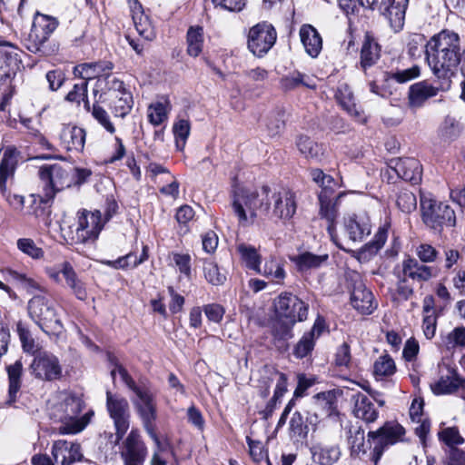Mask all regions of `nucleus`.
Returning a JSON list of instances; mask_svg holds the SVG:
<instances>
[{
  "label": "nucleus",
  "mask_w": 465,
  "mask_h": 465,
  "mask_svg": "<svg viewBox=\"0 0 465 465\" xmlns=\"http://www.w3.org/2000/svg\"><path fill=\"white\" fill-rule=\"evenodd\" d=\"M237 252L248 269L261 272V255L258 253L255 247L240 243L237 245Z\"/></svg>",
  "instance_id": "nucleus-45"
},
{
  "label": "nucleus",
  "mask_w": 465,
  "mask_h": 465,
  "mask_svg": "<svg viewBox=\"0 0 465 465\" xmlns=\"http://www.w3.org/2000/svg\"><path fill=\"white\" fill-rule=\"evenodd\" d=\"M439 438L448 446L459 445L464 441L458 429L455 427L442 430L439 432Z\"/></svg>",
  "instance_id": "nucleus-63"
},
{
  "label": "nucleus",
  "mask_w": 465,
  "mask_h": 465,
  "mask_svg": "<svg viewBox=\"0 0 465 465\" xmlns=\"http://www.w3.org/2000/svg\"><path fill=\"white\" fill-rule=\"evenodd\" d=\"M402 274L414 282H425L437 276V269L414 258H408L402 262Z\"/></svg>",
  "instance_id": "nucleus-23"
},
{
  "label": "nucleus",
  "mask_w": 465,
  "mask_h": 465,
  "mask_svg": "<svg viewBox=\"0 0 465 465\" xmlns=\"http://www.w3.org/2000/svg\"><path fill=\"white\" fill-rule=\"evenodd\" d=\"M335 97L339 104L345 110L355 121L364 124L366 123V117L361 106L356 104L354 102V95L347 84H341L339 85Z\"/></svg>",
  "instance_id": "nucleus-25"
},
{
  "label": "nucleus",
  "mask_w": 465,
  "mask_h": 465,
  "mask_svg": "<svg viewBox=\"0 0 465 465\" xmlns=\"http://www.w3.org/2000/svg\"><path fill=\"white\" fill-rule=\"evenodd\" d=\"M462 51L459 34L451 30H441L427 42L426 61L434 76L441 81L442 89L450 87L461 63Z\"/></svg>",
  "instance_id": "nucleus-1"
},
{
  "label": "nucleus",
  "mask_w": 465,
  "mask_h": 465,
  "mask_svg": "<svg viewBox=\"0 0 465 465\" xmlns=\"http://www.w3.org/2000/svg\"><path fill=\"white\" fill-rule=\"evenodd\" d=\"M133 20L134 23V26L138 34L143 37L146 40H152L153 36V33L152 30V26L150 24V21L147 16L143 15V13H141L140 15L136 13L137 10L142 9V5L137 1L134 0V6L133 7Z\"/></svg>",
  "instance_id": "nucleus-47"
},
{
  "label": "nucleus",
  "mask_w": 465,
  "mask_h": 465,
  "mask_svg": "<svg viewBox=\"0 0 465 465\" xmlns=\"http://www.w3.org/2000/svg\"><path fill=\"white\" fill-rule=\"evenodd\" d=\"M190 123L188 120L181 119L174 123L173 132L176 140V146L183 150L190 134Z\"/></svg>",
  "instance_id": "nucleus-54"
},
{
  "label": "nucleus",
  "mask_w": 465,
  "mask_h": 465,
  "mask_svg": "<svg viewBox=\"0 0 465 465\" xmlns=\"http://www.w3.org/2000/svg\"><path fill=\"white\" fill-rule=\"evenodd\" d=\"M415 253L419 262L423 263L434 262L439 255V252L429 243H420L416 247Z\"/></svg>",
  "instance_id": "nucleus-60"
},
{
  "label": "nucleus",
  "mask_w": 465,
  "mask_h": 465,
  "mask_svg": "<svg viewBox=\"0 0 465 465\" xmlns=\"http://www.w3.org/2000/svg\"><path fill=\"white\" fill-rule=\"evenodd\" d=\"M115 117H125L133 107V96L128 92H124L117 98L109 100L106 103Z\"/></svg>",
  "instance_id": "nucleus-41"
},
{
  "label": "nucleus",
  "mask_w": 465,
  "mask_h": 465,
  "mask_svg": "<svg viewBox=\"0 0 465 465\" xmlns=\"http://www.w3.org/2000/svg\"><path fill=\"white\" fill-rule=\"evenodd\" d=\"M7 275L29 293L43 291L41 284L34 278L12 269H6Z\"/></svg>",
  "instance_id": "nucleus-48"
},
{
  "label": "nucleus",
  "mask_w": 465,
  "mask_h": 465,
  "mask_svg": "<svg viewBox=\"0 0 465 465\" xmlns=\"http://www.w3.org/2000/svg\"><path fill=\"white\" fill-rule=\"evenodd\" d=\"M354 402L353 413L358 419H361L367 423L374 422L379 416L371 399L363 393L357 392L351 396Z\"/></svg>",
  "instance_id": "nucleus-29"
},
{
  "label": "nucleus",
  "mask_w": 465,
  "mask_h": 465,
  "mask_svg": "<svg viewBox=\"0 0 465 465\" xmlns=\"http://www.w3.org/2000/svg\"><path fill=\"white\" fill-rule=\"evenodd\" d=\"M273 214L280 219H290L296 212V202L293 193L283 190L273 193Z\"/></svg>",
  "instance_id": "nucleus-26"
},
{
  "label": "nucleus",
  "mask_w": 465,
  "mask_h": 465,
  "mask_svg": "<svg viewBox=\"0 0 465 465\" xmlns=\"http://www.w3.org/2000/svg\"><path fill=\"white\" fill-rule=\"evenodd\" d=\"M48 87L51 91H57L65 81V74L61 69L48 71L45 74Z\"/></svg>",
  "instance_id": "nucleus-64"
},
{
  "label": "nucleus",
  "mask_w": 465,
  "mask_h": 465,
  "mask_svg": "<svg viewBox=\"0 0 465 465\" xmlns=\"http://www.w3.org/2000/svg\"><path fill=\"white\" fill-rule=\"evenodd\" d=\"M8 49H0V84L4 86L5 98L12 96L20 82L17 74L22 67L19 50L10 44Z\"/></svg>",
  "instance_id": "nucleus-8"
},
{
  "label": "nucleus",
  "mask_w": 465,
  "mask_h": 465,
  "mask_svg": "<svg viewBox=\"0 0 465 465\" xmlns=\"http://www.w3.org/2000/svg\"><path fill=\"white\" fill-rule=\"evenodd\" d=\"M108 358L114 365V368L111 371L113 380L114 381L117 371L128 389L135 394L136 399L133 400L134 407L142 420L145 431L160 449L161 440L155 432V420L157 419L155 396L148 388L138 386L134 380L129 375L128 371L121 364L116 362L115 357L110 354Z\"/></svg>",
  "instance_id": "nucleus-2"
},
{
  "label": "nucleus",
  "mask_w": 465,
  "mask_h": 465,
  "mask_svg": "<svg viewBox=\"0 0 465 465\" xmlns=\"http://www.w3.org/2000/svg\"><path fill=\"white\" fill-rule=\"evenodd\" d=\"M420 67L418 65H414L411 68L398 71L396 73L389 74L384 72L383 80H395L399 84H405L412 79L417 78L420 75Z\"/></svg>",
  "instance_id": "nucleus-53"
},
{
  "label": "nucleus",
  "mask_w": 465,
  "mask_h": 465,
  "mask_svg": "<svg viewBox=\"0 0 465 465\" xmlns=\"http://www.w3.org/2000/svg\"><path fill=\"white\" fill-rule=\"evenodd\" d=\"M393 174L412 184H418L421 181L422 166L417 159L412 157L391 159L384 176L388 175V182H391Z\"/></svg>",
  "instance_id": "nucleus-15"
},
{
  "label": "nucleus",
  "mask_w": 465,
  "mask_h": 465,
  "mask_svg": "<svg viewBox=\"0 0 465 465\" xmlns=\"http://www.w3.org/2000/svg\"><path fill=\"white\" fill-rule=\"evenodd\" d=\"M85 138V130L75 125H64L60 134L61 144L68 152L82 153Z\"/></svg>",
  "instance_id": "nucleus-24"
},
{
  "label": "nucleus",
  "mask_w": 465,
  "mask_h": 465,
  "mask_svg": "<svg viewBox=\"0 0 465 465\" xmlns=\"http://www.w3.org/2000/svg\"><path fill=\"white\" fill-rule=\"evenodd\" d=\"M277 39L274 27L266 22L253 25L248 34V48L258 57L266 54Z\"/></svg>",
  "instance_id": "nucleus-13"
},
{
  "label": "nucleus",
  "mask_w": 465,
  "mask_h": 465,
  "mask_svg": "<svg viewBox=\"0 0 465 465\" xmlns=\"http://www.w3.org/2000/svg\"><path fill=\"white\" fill-rule=\"evenodd\" d=\"M84 407L85 403L82 396L75 393L66 395L60 403L54 407L51 417L61 422V426L58 428L59 434H76L90 423L94 415V411L89 410L79 417Z\"/></svg>",
  "instance_id": "nucleus-3"
},
{
  "label": "nucleus",
  "mask_w": 465,
  "mask_h": 465,
  "mask_svg": "<svg viewBox=\"0 0 465 465\" xmlns=\"http://www.w3.org/2000/svg\"><path fill=\"white\" fill-rule=\"evenodd\" d=\"M58 25L57 18L36 12L30 33L25 40L26 48L34 54L50 55L54 49L48 45V41Z\"/></svg>",
  "instance_id": "nucleus-5"
},
{
  "label": "nucleus",
  "mask_w": 465,
  "mask_h": 465,
  "mask_svg": "<svg viewBox=\"0 0 465 465\" xmlns=\"http://www.w3.org/2000/svg\"><path fill=\"white\" fill-rule=\"evenodd\" d=\"M93 104L92 110L90 109L92 115L94 118L110 134H114L115 132L114 125L110 121V117L107 112L97 104Z\"/></svg>",
  "instance_id": "nucleus-57"
},
{
  "label": "nucleus",
  "mask_w": 465,
  "mask_h": 465,
  "mask_svg": "<svg viewBox=\"0 0 465 465\" xmlns=\"http://www.w3.org/2000/svg\"><path fill=\"white\" fill-rule=\"evenodd\" d=\"M387 237L388 230L385 227H380L373 239L357 252V259L361 262L370 260L383 247Z\"/></svg>",
  "instance_id": "nucleus-38"
},
{
  "label": "nucleus",
  "mask_w": 465,
  "mask_h": 465,
  "mask_svg": "<svg viewBox=\"0 0 465 465\" xmlns=\"http://www.w3.org/2000/svg\"><path fill=\"white\" fill-rule=\"evenodd\" d=\"M30 369L35 378L43 381H52L62 377V366L59 359L46 351L35 354Z\"/></svg>",
  "instance_id": "nucleus-16"
},
{
  "label": "nucleus",
  "mask_w": 465,
  "mask_h": 465,
  "mask_svg": "<svg viewBox=\"0 0 465 465\" xmlns=\"http://www.w3.org/2000/svg\"><path fill=\"white\" fill-rule=\"evenodd\" d=\"M275 375L278 376L275 389L272 399L267 402L264 410L260 413L262 418L268 420L273 413L277 407V404L281 402L282 398L287 391V376L286 374L279 371H275Z\"/></svg>",
  "instance_id": "nucleus-39"
},
{
  "label": "nucleus",
  "mask_w": 465,
  "mask_h": 465,
  "mask_svg": "<svg viewBox=\"0 0 465 465\" xmlns=\"http://www.w3.org/2000/svg\"><path fill=\"white\" fill-rule=\"evenodd\" d=\"M396 204L402 213H411L417 208L416 195L409 190H401L397 195Z\"/></svg>",
  "instance_id": "nucleus-52"
},
{
  "label": "nucleus",
  "mask_w": 465,
  "mask_h": 465,
  "mask_svg": "<svg viewBox=\"0 0 465 465\" xmlns=\"http://www.w3.org/2000/svg\"><path fill=\"white\" fill-rule=\"evenodd\" d=\"M148 119L153 125H160L167 119V110L164 104L157 102L148 107Z\"/></svg>",
  "instance_id": "nucleus-58"
},
{
  "label": "nucleus",
  "mask_w": 465,
  "mask_h": 465,
  "mask_svg": "<svg viewBox=\"0 0 465 465\" xmlns=\"http://www.w3.org/2000/svg\"><path fill=\"white\" fill-rule=\"evenodd\" d=\"M461 132V126L460 123L452 118L446 117L441 126V135L450 141L455 140Z\"/></svg>",
  "instance_id": "nucleus-59"
},
{
  "label": "nucleus",
  "mask_w": 465,
  "mask_h": 465,
  "mask_svg": "<svg viewBox=\"0 0 465 465\" xmlns=\"http://www.w3.org/2000/svg\"><path fill=\"white\" fill-rule=\"evenodd\" d=\"M16 331L22 344V349L25 353L34 355L40 352L39 344L33 338L31 331L23 322H18L16 324Z\"/></svg>",
  "instance_id": "nucleus-44"
},
{
  "label": "nucleus",
  "mask_w": 465,
  "mask_h": 465,
  "mask_svg": "<svg viewBox=\"0 0 465 465\" xmlns=\"http://www.w3.org/2000/svg\"><path fill=\"white\" fill-rule=\"evenodd\" d=\"M39 177L45 183V203L53 199L56 192L71 185L68 171L57 163L42 166L39 170Z\"/></svg>",
  "instance_id": "nucleus-12"
},
{
  "label": "nucleus",
  "mask_w": 465,
  "mask_h": 465,
  "mask_svg": "<svg viewBox=\"0 0 465 465\" xmlns=\"http://www.w3.org/2000/svg\"><path fill=\"white\" fill-rule=\"evenodd\" d=\"M87 85L88 82L82 81L80 84H75L73 89L65 96V100L70 103L80 104L81 101L84 102V108L90 111V104L87 99Z\"/></svg>",
  "instance_id": "nucleus-51"
},
{
  "label": "nucleus",
  "mask_w": 465,
  "mask_h": 465,
  "mask_svg": "<svg viewBox=\"0 0 465 465\" xmlns=\"http://www.w3.org/2000/svg\"><path fill=\"white\" fill-rule=\"evenodd\" d=\"M349 443L351 446V455L352 457H361L367 451V448L371 447V440L365 442V432L361 427L354 430H350Z\"/></svg>",
  "instance_id": "nucleus-42"
},
{
  "label": "nucleus",
  "mask_w": 465,
  "mask_h": 465,
  "mask_svg": "<svg viewBox=\"0 0 465 465\" xmlns=\"http://www.w3.org/2000/svg\"><path fill=\"white\" fill-rule=\"evenodd\" d=\"M315 343L316 340L304 332L301 339L293 345L292 355L298 360L311 357Z\"/></svg>",
  "instance_id": "nucleus-50"
},
{
  "label": "nucleus",
  "mask_w": 465,
  "mask_h": 465,
  "mask_svg": "<svg viewBox=\"0 0 465 465\" xmlns=\"http://www.w3.org/2000/svg\"><path fill=\"white\" fill-rule=\"evenodd\" d=\"M32 321L45 333H60L63 324L54 302L43 295H34L27 303Z\"/></svg>",
  "instance_id": "nucleus-6"
},
{
  "label": "nucleus",
  "mask_w": 465,
  "mask_h": 465,
  "mask_svg": "<svg viewBox=\"0 0 465 465\" xmlns=\"http://www.w3.org/2000/svg\"><path fill=\"white\" fill-rule=\"evenodd\" d=\"M319 418L316 413L307 412L305 415L300 411L293 412L289 421V434L291 439L297 441L307 439L311 430H315Z\"/></svg>",
  "instance_id": "nucleus-20"
},
{
  "label": "nucleus",
  "mask_w": 465,
  "mask_h": 465,
  "mask_svg": "<svg viewBox=\"0 0 465 465\" xmlns=\"http://www.w3.org/2000/svg\"><path fill=\"white\" fill-rule=\"evenodd\" d=\"M312 455L315 463L333 465L340 460L341 451L338 444L319 443L312 448Z\"/></svg>",
  "instance_id": "nucleus-31"
},
{
  "label": "nucleus",
  "mask_w": 465,
  "mask_h": 465,
  "mask_svg": "<svg viewBox=\"0 0 465 465\" xmlns=\"http://www.w3.org/2000/svg\"><path fill=\"white\" fill-rule=\"evenodd\" d=\"M187 53L189 55L198 56L203 45V29L202 26H191L186 35Z\"/></svg>",
  "instance_id": "nucleus-43"
},
{
  "label": "nucleus",
  "mask_w": 465,
  "mask_h": 465,
  "mask_svg": "<svg viewBox=\"0 0 465 465\" xmlns=\"http://www.w3.org/2000/svg\"><path fill=\"white\" fill-rule=\"evenodd\" d=\"M269 186H262L260 191L244 187H236L232 193V208L242 225L253 223L257 212L268 213L270 209Z\"/></svg>",
  "instance_id": "nucleus-4"
},
{
  "label": "nucleus",
  "mask_w": 465,
  "mask_h": 465,
  "mask_svg": "<svg viewBox=\"0 0 465 465\" xmlns=\"http://www.w3.org/2000/svg\"><path fill=\"white\" fill-rule=\"evenodd\" d=\"M351 302L360 313L369 315L376 309L372 292L368 290L362 281L355 282L351 294Z\"/></svg>",
  "instance_id": "nucleus-22"
},
{
  "label": "nucleus",
  "mask_w": 465,
  "mask_h": 465,
  "mask_svg": "<svg viewBox=\"0 0 465 465\" xmlns=\"http://www.w3.org/2000/svg\"><path fill=\"white\" fill-rule=\"evenodd\" d=\"M70 441L64 440H58L53 443L52 446V456L56 463L61 465H68V452H69Z\"/></svg>",
  "instance_id": "nucleus-56"
},
{
  "label": "nucleus",
  "mask_w": 465,
  "mask_h": 465,
  "mask_svg": "<svg viewBox=\"0 0 465 465\" xmlns=\"http://www.w3.org/2000/svg\"><path fill=\"white\" fill-rule=\"evenodd\" d=\"M381 56V47L372 36L366 34L361 49V66L366 71L374 65Z\"/></svg>",
  "instance_id": "nucleus-36"
},
{
  "label": "nucleus",
  "mask_w": 465,
  "mask_h": 465,
  "mask_svg": "<svg viewBox=\"0 0 465 465\" xmlns=\"http://www.w3.org/2000/svg\"><path fill=\"white\" fill-rule=\"evenodd\" d=\"M373 371L376 376H391L395 372L394 361L389 355L381 356L374 363Z\"/></svg>",
  "instance_id": "nucleus-55"
},
{
  "label": "nucleus",
  "mask_w": 465,
  "mask_h": 465,
  "mask_svg": "<svg viewBox=\"0 0 465 465\" xmlns=\"http://www.w3.org/2000/svg\"><path fill=\"white\" fill-rule=\"evenodd\" d=\"M301 41L306 53L316 57L322 47V40L317 30L311 25H303L300 29Z\"/></svg>",
  "instance_id": "nucleus-33"
},
{
  "label": "nucleus",
  "mask_w": 465,
  "mask_h": 465,
  "mask_svg": "<svg viewBox=\"0 0 465 465\" xmlns=\"http://www.w3.org/2000/svg\"><path fill=\"white\" fill-rule=\"evenodd\" d=\"M62 276L64 278L66 285L74 295L81 301L87 299V291L84 283L78 278L73 266L68 262L62 263Z\"/></svg>",
  "instance_id": "nucleus-37"
},
{
  "label": "nucleus",
  "mask_w": 465,
  "mask_h": 465,
  "mask_svg": "<svg viewBox=\"0 0 465 465\" xmlns=\"http://www.w3.org/2000/svg\"><path fill=\"white\" fill-rule=\"evenodd\" d=\"M8 374V398L5 401V406L11 407L17 400V394L20 391L22 384L23 364L20 361L6 367Z\"/></svg>",
  "instance_id": "nucleus-32"
},
{
  "label": "nucleus",
  "mask_w": 465,
  "mask_h": 465,
  "mask_svg": "<svg viewBox=\"0 0 465 465\" xmlns=\"http://www.w3.org/2000/svg\"><path fill=\"white\" fill-rule=\"evenodd\" d=\"M17 248L28 256L38 259L43 256L44 252L37 247L35 242L29 238H21L17 240Z\"/></svg>",
  "instance_id": "nucleus-61"
},
{
  "label": "nucleus",
  "mask_w": 465,
  "mask_h": 465,
  "mask_svg": "<svg viewBox=\"0 0 465 465\" xmlns=\"http://www.w3.org/2000/svg\"><path fill=\"white\" fill-rule=\"evenodd\" d=\"M431 391L436 395L450 394L458 389L465 391V378L456 371L449 370V374L441 376L435 383L430 385Z\"/></svg>",
  "instance_id": "nucleus-28"
},
{
  "label": "nucleus",
  "mask_w": 465,
  "mask_h": 465,
  "mask_svg": "<svg viewBox=\"0 0 465 465\" xmlns=\"http://www.w3.org/2000/svg\"><path fill=\"white\" fill-rule=\"evenodd\" d=\"M343 227L349 240L354 242H362L371 233V219L365 212L349 214L344 217Z\"/></svg>",
  "instance_id": "nucleus-19"
},
{
  "label": "nucleus",
  "mask_w": 465,
  "mask_h": 465,
  "mask_svg": "<svg viewBox=\"0 0 465 465\" xmlns=\"http://www.w3.org/2000/svg\"><path fill=\"white\" fill-rule=\"evenodd\" d=\"M260 273L275 280H282L285 277L283 267L274 259L267 261Z\"/></svg>",
  "instance_id": "nucleus-62"
},
{
  "label": "nucleus",
  "mask_w": 465,
  "mask_h": 465,
  "mask_svg": "<svg viewBox=\"0 0 465 465\" xmlns=\"http://www.w3.org/2000/svg\"><path fill=\"white\" fill-rule=\"evenodd\" d=\"M438 91L439 88L425 81L413 84L409 89V104L411 107H420L427 99L436 96Z\"/></svg>",
  "instance_id": "nucleus-34"
},
{
  "label": "nucleus",
  "mask_w": 465,
  "mask_h": 465,
  "mask_svg": "<svg viewBox=\"0 0 465 465\" xmlns=\"http://www.w3.org/2000/svg\"><path fill=\"white\" fill-rule=\"evenodd\" d=\"M106 409L114 420L116 441L123 439L130 426V406L128 401L110 391H106Z\"/></svg>",
  "instance_id": "nucleus-11"
},
{
  "label": "nucleus",
  "mask_w": 465,
  "mask_h": 465,
  "mask_svg": "<svg viewBox=\"0 0 465 465\" xmlns=\"http://www.w3.org/2000/svg\"><path fill=\"white\" fill-rule=\"evenodd\" d=\"M405 433L403 426L394 420L386 421L378 430L369 431V441L371 440L373 444L371 459L374 463L377 464L387 448L404 441Z\"/></svg>",
  "instance_id": "nucleus-9"
},
{
  "label": "nucleus",
  "mask_w": 465,
  "mask_h": 465,
  "mask_svg": "<svg viewBox=\"0 0 465 465\" xmlns=\"http://www.w3.org/2000/svg\"><path fill=\"white\" fill-rule=\"evenodd\" d=\"M420 212L423 223L435 232L440 233L444 227L456 224L455 212L450 205L425 194L420 195Z\"/></svg>",
  "instance_id": "nucleus-7"
},
{
  "label": "nucleus",
  "mask_w": 465,
  "mask_h": 465,
  "mask_svg": "<svg viewBox=\"0 0 465 465\" xmlns=\"http://www.w3.org/2000/svg\"><path fill=\"white\" fill-rule=\"evenodd\" d=\"M147 454V447L139 431L132 430L123 442L120 451L124 465H143Z\"/></svg>",
  "instance_id": "nucleus-17"
},
{
  "label": "nucleus",
  "mask_w": 465,
  "mask_h": 465,
  "mask_svg": "<svg viewBox=\"0 0 465 465\" xmlns=\"http://www.w3.org/2000/svg\"><path fill=\"white\" fill-rule=\"evenodd\" d=\"M97 83L101 87V94L97 100L100 103H107L109 100L117 98L122 93L128 92L124 83L110 74L99 78Z\"/></svg>",
  "instance_id": "nucleus-27"
},
{
  "label": "nucleus",
  "mask_w": 465,
  "mask_h": 465,
  "mask_svg": "<svg viewBox=\"0 0 465 465\" xmlns=\"http://www.w3.org/2000/svg\"><path fill=\"white\" fill-rule=\"evenodd\" d=\"M296 146L306 158L320 160L324 153L323 145L314 142L306 135H300L297 138Z\"/></svg>",
  "instance_id": "nucleus-40"
},
{
  "label": "nucleus",
  "mask_w": 465,
  "mask_h": 465,
  "mask_svg": "<svg viewBox=\"0 0 465 465\" xmlns=\"http://www.w3.org/2000/svg\"><path fill=\"white\" fill-rule=\"evenodd\" d=\"M275 312L280 319H284L291 325L307 320L309 305L290 292L279 295L274 302Z\"/></svg>",
  "instance_id": "nucleus-10"
},
{
  "label": "nucleus",
  "mask_w": 465,
  "mask_h": 465,
  "mask_svg": "<svg viewBox=\"0 0 465 465\" xmlns=\"http://www.w3.org/2000/svg\"><path fill=\"white\" fill-rule=\"evenodd\" d=\"M19 152L14 146L5 148L0 163V190L3 194L6 193V181L14 175Z\"/></svg>",
  "instance_id": "nucleus-30"
},
{
  "label": "nucleus",
  "mask_w": 465,
  "mask_h": 465,
  "mask_svg": "<svg viewBox=\"0 0 465 465\" xmlns=\"http://www.w3.org/2000/svg\"><path fill=\"white\" fill-rule=\"evenodd\" d=\"M203 273L206 281L214 286L223 285L226 282L225 272H223L218 264L213 261H204Z\"/></svg>",
  "instance_id": "nucleus-49"
},
{
  "label": "nucleus",
  "mask_w": 465,
  "mask_h": 465,
  "mask_svg": "<svg viewBox=\"0 0 465 465\" xmlns=\"http://www.w3.org/2000/svg\"><path fill=\"white\" fill-rule=\"evenodd\" d=\"M328 259V254L317 255L310 252H303L290 257L291 262L295 264L297 270L301 272L319 269Z\"/></svg>",
  "instance_id": "nucleus-35"
},
{
  "label": "nucleus",
  "mask_w": 465,
  "mask_h": 465,
  "mask_svg": "<svg viewBox=\"0 0 465 465\" xmlns=\"http://www.w3.org/2000/svg\"><path fill=\"white\" fill-rule=\"evenodd\" d=\"M76 218L75 235L77 242L85 243L96 241L104 228L100 211L90 212L84 209L77 213Z\"/></svg>",
  "instance_id": "nucleus-14"
},
{
  "label": "nucleus",
  "mask_w": 465,
  "mask_h": 465,
  "mask_svg": "<svg viewBox=\"0 0 465 465\" xmlns=\"http://www.w3.org/2000/svg\"><path fill=\"white\" fill-rule=\"evenodd\" d=\"M343 193L336 196H326L324 193H319L318 199L320 203V216L328 223L327 232L334 240L336 234V220L339 216L338 203Z\"/></svg>",
  "instance_id": "nucleus-21"
},
{
  "label": "nucleus",
  "mask_w": 465,
  "mask_h": 465,
  "mask_svg": "<svg viewBox=\"0 0 465 465\" xmlns=\"http://www.w3.org/2000/svg\"><path fill=\"white\" fill-rule=\"evenodd\" d=\"M410 0H383L377 11L389 23L394 32H400L405 23Z\"/></svg>",
  "instance_id": "nucleus-18"
},
{
  "label": "nucleus",
  "mask_w": 465,
  "mask_h": 465,
  "mask_svg": "<svg viewBox=\"0 0 465 465\" xmlns=\"http://www.w3.org/2000/svg\"><path fill=\"white\" fill-rule=\"evenodd\" d=\"M285 111L277 109L272 112L266 119V131L268 135L275 137L280 135L285 128Z\"/></svg>",
  "instance_id": "nucleus-46"
}]
</instances>
